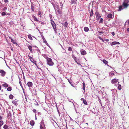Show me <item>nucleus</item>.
I'll return each instance as SVG.
<instances>
[{
  "instance_id": "1",
  "label": "nucleus",
  "mask_w": 129,
  "mask_h": 129,
  "mask_svg": "<svg viewBox=\"0 0 129 129\" xmlns=\"http://www.w3.org/2000/svg\"><path fill=\"white\" fill-rule=\"evenodd\" d=\"M49 16H50V19H51V23L52 25V26L53 27V29H54V30L55 31V33H57V29L56 27V25L55 23L54 22V21L52 20L51 19L52 18V15L51 14H49Z\"/></svg>"
},
{
  "instance_id": "2",
  "label": "nucleus",
  "mask_w": 129,
  "mask_h": 129,
  "mask_svg": "<svg viewBox=\"0 0 129 129\" xmlns=\"http://www.w3.org/2000/svg\"><path fill=\"white\" fill-rule=\"evenodd\" d=\"M111 82L112 84H114L115 86H117L119 83L118 79L115 78L114 79L111 80Z\"/></svg>"
},
{
  "instance_id": "3",
  "label": "nucleus",
  "mask_w": 129,
  "mask_h": 129,
  "mask_svg": "<svg viewBox=\"0 0 129 129\" xmlns=\"http://www.w3.org/2000/svg\"><path fill=\"white\" fill-rule=\"evenodd\" d=\"M47 60V63L49 66H52L54 64L53 62L52 61V59L50 58H48Z\"/></svg>"
},
{
  "instance_id": "4",
  "label": "nucleus",
  "mask_w": 129,
  "mask_h": 129,
  "mask_svg": "<svg viewBox=\"0 0 129 129\" xmlns=\"http://www.w3.org/2000/svg\"><path fill=\"white\" fill-rule=\"evenodd\" d=\"M129 2V0H124L122 3L124 9L126 8L129 6V4L128 3Z\"/></svg>"
},
{
  "instance_id": "5",
  "label": "nucleus",
  "mask_w": 129,
  "mask_h": 129,
  "mask_svg": "<svg viewBox=\"0 0 129 129\" xmlns=\"http://www.w3.org/2000/svg\"><path fill=\"white\" fill-rule=\"evenodd\" d=\"M40 128L41 129H46L43 119L41 121L40 125Z\"/></svg>"
},
{
  "instance_id": "6",
  "label": "nucleus",
  "mask_w": 129,
  "mask_h": 129,
  "mask_svg": "<svg viewBox=\"0 0 129 129\" xmlns=\"http://www.w3.org/2000/svg\"><path fill=\"white\" fill-rule=\"evenodd\" d=\"M0 73L1 74V76L4 77L5 76L6 73L4 70H0Z\"/></svg>"
},
{
  "instance_id": "7",
  "label": "nucleus",
  "mask_w": 129,
  "mask_h": 129,
  "mask_svg": "<svg viewBox=\"0 0 129 129\" xmlns=\"http://www.w3.org/2000/svg\"><path fill=\"white\" fill-rule=\"evenodd\" d=\"M107 17L108 18L110 19H108V21H109L110 19H112L113 18V16L112 14L111 13L109 14L108 15Z\"/></svg>"
},
{
  "instance_id": "8",
  "label": "nucleus",
  "mask_w": 129,
  "mask_h": 129,
  "mask_svg": "<svg viewBox=\"0 0 129 129\" xmlns=\"http://www.w3.org/2000/svg\"><path fill=\"white\" fill-rule=\"evenodd\" d=\"M95 15L96 18H98V19L100 18L101 16H100V15L98 12L96 11L95 13Z\"/></svg>"
},
{
  "instance_id": "9",
  "label": "nucleus",
  "mask_w": 129,
  "mask_h": 129,
  "mask_svg": "<svg viewBox=\"0 0 129 129\" xmlns=\"http://www.w3.org/2000/svg\"><path fill=\"white\" fill-rule=\"evenodd\" d=\"M27 84L29 88H30L32 87L33 83L32 82H28L27 83Z\"/></svg>"
},
{
  "instance_id": "10",
  "label": "nucleus",
  "mask_w": 129,
  "mask_h": 129,
  "mask_svg": "<svg viewBox=\"0 0 129 129\" xmlns=\"http://www.w3.org/2000/svg\"><path fill=\"white\" fill-rule=\"evenodd\" d=\"M118 11H120L122 10L124 8V6L123 5H120L118 7Z\"/></svg>"
},
{
  "instance_id": "11",
  "label": "nucleus",
  "mask_w": 129,
  "mask_h": 129,
  "mask_svg": "<svg viewBox=\"0 0 129 129\" xmlns=\"http://www.w3.org/2000/svg\"><path fill=\"white\" fill-rule=\"evenodd\" d=\"M81 54L83 55H84L86 53V52L83 49L81 50L80 51Z\"/></svg>"
},
{
  "instance_id": "12",
  "label": "nucleus",
  "mask_w": 129,
  "mask_h": 129,
  "mask_svg": "<svg viewBox=\"0 0 129 129\" xmlns=\"http://www.w3.org/2000/svg\"><path fill=\"white\" fill-rule=\"evenodd\" d=\"M72 57L73 58V59H74L75 61L78 64H80V63H79V62H78L77 61V58H76V57L75 56H72Z\"/></svg>"
},
{
  "instance_id": "13",
  "label": "nucleus",
  "mask_w": 129,
  "mask_h": 129,
  "mask_svg": "<svg viewBox=\"0 0 129 129\" xmlns=\"http://www.w3.org/2000/svg\"><path fill=\"white\" fill-rule=\"evenodd\" d=\"M120 43L118 42H113L111 44V45H113L116 44H119Z\"/></svg>"
},
{
  "instance_id": "14",
  "label": "nucleus",
  "mask_w": 129,
  "mask_h": 129,
  "mask_svg": "<svg viewBox=\"0 0 129 129\" xmlns=\"http://www.w3.org/2000/svg\"><path fill=\"white\" fill-rule=\"evenodd\" d=\"M28 47L30 51V52H31L32 51V47L31 46L28 45Z\"/></svg>"
},
{
  "instance_id": "15",
  "label": "nucleus",
  "mask_w": 129,
  "mask_h": 129,
  "mask_svg": "<svg viewBox=\"0 0 129 129\" xmlns=\"http://www.w3.org/2000/svg\"><path fill=\"white\" fill-rule=\"evenodd\" d=\"M30 124L31 126H33L35 124L34 121L33 120H31L30 121Z\"/></svg>"
},
{
  "instance_id": "16",
  "label": "nucleus",
  "mask_w": 129,
  "mask_h": 129,
  "mask_svg": "<svg viewBox=\"0 0 129 129\" xmlns=\"http://www.w3.org/2000/svg\"><path fill=\"white\" fill-rule=\"evenodd\" d=\"M77 1V0H72L71 1V4H75Z\"/></svg>"
},
{
  "instance_id": "17",
  "label": "nucleus",
  "mask_w": 129,
  "mask_h": 129,
  "mask_svg": "<svg viewBox=\"0 0 129 129\" xmlns=\"http://www.w3.org/2000/svg\"><path fill=\"white\" fill-rule=\"evenodd\" d=\"M84 30L85 31L87 32L89 30V28L88 27H85L84 28Z\"/></svg>"
},
{
  "instance_id": "18",
  "label": "nucleus",
  "mask_w": 129,
  "mask_h": 129,
  "mask_svg": "<svg viewBox=\"0 0 129 129\" xmlns=\"http://www.w3.org/2000/svg\"><path fill=\"white\" fill-rule=\"evenodd\" d=\"M9 38L10 39H11V41L13 44H16V43L15 41L13 40L12 38L10 37Z\"/></svg>"
},
{
  "instance_id": "19",
  "label": "nucleus",
  "mask_w": 129,
  "mask_h": 129,
  "mask_svg": "<svg viewBox=\"0 0 129 129\" xmlns=\"http://www.w3.org/2000/svg\"><path fill=\"white\" fill-rule=\"evenodd\" d=\"M3 86L5 87H8V84L7 83H5L4 84H3Z\"/></svg>"
},
{
  "instance_id": "20",
  "label": "nucleus",
  "mask_w": 129,
  "mask_h": 129,
  "mask_svg": "<svg viewBox=\"0 0 129 129\" xmlns=\"http://www.w3.org/2000/svg\"><path fill=\"white\" fill-rule=\"evenodd\" d=\"M105 64H107L108 63V62L105 59H104L102 61Z\"/></svg>"
},
{
  "instance_id": "21",
  "label": "nucleus",
  "mask_w": 129,
  "mask_h": 129,
  "mask_svg": "<svg viewBox=\"0 0 129 129\" xmlns=\"http://www.w3.org/2000/svg\"><path fill=\"white\" fill-rule=\"evenodd\" d=\"M42 55L46 59V60L47 59V58H49V57H48L45 54H42Z\"/></svg>"
},
{
  "instance_id": "22",
  "label": "nucleus",
  "mask_w": 129,
  "mask_h": 129,
  "mask_svg": "<svg viewBox=\"0 0 129 129\" xmlns=\"http://www.w3.org/2000/svg\"><path fill=\"white\" fill-rule=\"evenodd\" d=\"M93 10H91L90 13V17H91V16H92L93 15Z\"/></svg>"
},
{
  "instance_id": "23",
  "label": "nucleus",
  "mask_w": 129,
  "mask_h": 129,
  "mask_svg": "<svg viewBox=\"0 0 129 129\" xmlns=\"http://www.w3.org/2000/svg\"><path fill=\"white\" fill-rule=\"evenodd\" d=\"M118 87L117 88L119 90H120L121 89V85L119 84H118Z\"/></svg>"
},
{
  "instance_id": "24",
  "label": "nucleus",
  "mask_w": 129,
  "mask_h": 129,
  "mask_svg": "<svg viewBox=\"0 0 129 129\" xmlns=\"http://www.w3.org/2000/svg\"><path fill=\"white\" fill-rule=\"evenodd\" d=\"M33 18L34 19L35 21H38V19H37V18H36V17L35 16H33Z\"/></svg>"
},
{
  "instance_id": "25",
  "label": "nucleus",
  "mask_w": 129,
  "mask_h": 129,
  "mask_svg": "<svg viewBox=\"0 0 129 129\" xmlns=\"http://www.w3.org/2000/svg\"><path fill=\"white\" fill-rule=\"evenodd\" d=\"M12 103L14 105H16L17 103V101L16 100H13L12 101Z\"/></svg>"
},
{
  "instance_id": "26",
  "label": "nucleus",
  "mask_w": 129,
  "mask_h": 129,
  "mask_svg": "<svg viewBox=\"0 0 129 129\" xmlns=\"http://www.w3.org/2000/svg\"><path fill=\"white\" fill-rule=\"evenodd\" d=\"M28 38L30 40H33L31 36L30 35H28Z\"/></svg>"
},
{
  "instance_id": "27",
  "label": "nucleus",
  "mask_w": 129,
  "mask_h": 129,
  "mask_svg": "<svg viewBox=\"0 0 129 129\" xmlns=\"http://www.w3.org/2000/svg\"><path fill=\"white\" fill-rule=\"evenodd\" d=\"M45 43V44L47 45L49 47L50 46L48 44V43H47V41H46V40H45L43 41Z\"/></svg>"
},
{
  "instance_id": "28",
  "label": "nucleus",
  "mask_w": 129,
  "mask_h": 129,
  "mask_svg": "<svg viewBox=\"0 0 129 129\" xmlns=\"http://www.w3.org/2000/svg\"><path fill=\"white\" fill-rule=\"evenodd\" d=\"M3 128L5 129H8V127L5 124L4 125Z\"/></svg>"
},
{
  "instance_id": "29",
  "label": "nucleus",
  "mask_w": 129,
  "mask_h": 129,
  "mask_svg": "<svg viewBox=\"0 0 129 129\" xmlns=\"http://www.w3.org/2000/svg\"><path fill=\"white\" fill-rule=\"evenodd\" d=\"M13 96L12 94H11L9 96V98L10 99H13Z\"/></svg>"
},
{
  "instance_id": "30",
  "label": "nucleus",
  "mask_w": 129,
  "mask_h": 129,
  "mask_svg": "<svg viewBox=\"0 0 129 129\" xmlns=\"http://www.w3.org/2000/svg\"><path fill=\"white\" fill-rule=\"evenodd\" d=\"M109 74L110 76H113L114 75V73L112 72H111L109 73Z\"/></svg>"
},
{
  "instance_id": "31",
  "label": "nucleus",
  "mask_w": 129,
  "mask_h": 129,
  "mask_svg": "<svg viewBox=\"0 0 129 129\" xmlns=\"http://www.w3.org/2000/svg\"><path fill=\"white\" fill-rule=\"evenodd\" d=\"M68 82H69L70 83L71 85L74 87V86H73V84L72 83V82H71V81H70V80L69 79H68Z\"/></svg>"
},
{
  "instance_id": "32",
  "label": "nucleus",
  "mask_w": 129,
  "mask_h": 129,
  "mask_svg": "<svg viewBox=\"0 0 129 129\" xmlns=\"http://www.w3.org/2000/svg\"><path fill=\"white\" fill-rule=\"evenodd\" d=\"M38 15L40 17H41V12L40 11H39L38 13Z\"/></svg>"
},
{
  "instance_id": "33",
  "label": "nucleus",
  "mask_w": 129,
  "mask_h": 129,
  "mask_svg": "<svg viewBox=\"0 0 129 129\" xmlns=\"http://www.w3.org/2000/svg\"><path fill=\"white\" fill-rule=\"evenodd\" d=\"M12 90V88L11 87H9L7 88V90L8 91H11Z\"/></svg>"
},
{
  "instance_id": "34",
  "label": "nucleus",
  "mask_w": 129,
  "mask_h": 129,
  "mask_svg": "<svg viewBox=\"0 0 129 129\" xmlns=\"http://www.w3.org/2000/svg\"><path fill=\"white\" fill-rule=\"evenodd\" d=\"M3 124V121L2 120H1L0 121V127H1V126H2V125Z\"/></svg>"
},
{
  "instance_id": "35",
  "label": "nucleus",
  "mask_w": 129,
  "mask_h": 129,
  "mask_svg": "<svg viewBox=\"0 0 129 129\" xmlns=\"http://www.w3.org/2000/svg\"><path fill=\"white\" fill-rule=\"evenodd\" d=\"M68 50L69 51H71L72 50V48L71 47H69Z\"/></svg>"
},
{
  "instance_id": "36",
  "label": "nucleus",
  "mask_w": 129,
  "mask_h": 129,
  "mask_svg": "<svg viewBox=\"0 0 129 129\" xmlns=\"http://www.w3.org/2000/svg\"><path fill=\"white\" fill-rule=\"evenodd\" d=\"M68 25V23L67 22H66L64 24V27H67Z\"/></svg>"
},
{
  "instance_id": "37",
  "label": "nucleus",
  "mask_w": 129,
  "mask_h": 129,
  "mask_svg": "<svg viewBox=\"0 0 129 129\" xmlns=\"http://www.w3.org/2000/svg\"><path fill=\"white\" fill-rule=\"evenodd\" d=\"M60 6L61 7V9H62V7L63 6V5L62 3L61 2H60Z\"/></svg>"
},
{
  "instance_id": "38",
  "label": "nucleus",
  "mask_w": 129,
  "mask_h": 129,
  "mask_svg": "<svg viewBox=\"0 0 129 129\" xmlns=\"http://www.w3.org/2000/svg\"><path fill=\"white\" fill-rule=\"evenodd\" d=\"M83 102L84 104L85 105H87V103L85 100H84Z\"/></svg>"
},
{
  "instance_id": "39",
  "label": "nucleus",
  "mask_w": 129,
  "mask_h": 129,
  "mask_svg": "<svg viewBox=\"0 0 129 129\" xmlns=\"http://www.w3.org/2000/svg\"><path fill=\"white\" fill-rule=\"evenodd\" d=\"M2 16H4L6 15V13L5 12H3L1 14Z\"/></svg>"
},
{
  "instance_id": "40",
  "label": "nucleus",
  "mask_w": 129,
  "mask_h": 129,
  "mask_svg": "<svg viewBox=\"0 0 129 129\" xmlns=\"http://www.w3.org/2000/svg\"><path fill=\"white\" fill-rule=\"evenodd\" d=\"M31 10L34 12V7L32 5L31 6Z\"/></svg>"
},
{
  "instance_id": "41",
  "label": "nucleus",
  "mask_w": 129,
  "mask_h": 129,
  "mask_svg": "<svg viewBox=\"0 0 129 129\" xmlns=\"http://www.w3.org/2000/svg\"><path fill=\"white\" fill-rule=\"evenodd\" d=\"M103 19L102 18H101L100 19V21H99V22L100 23H101L103 22Z\"/></svg>"
},
{
  "instance_id": "42",
  "label": "nucleus",
  "mask_w": 129,
  "mask_h": 129,
  "mask_svg": "<svg viewBox=\"0 0 129 129\" xmlns=\"http://www.w3.org/2000/svg\"><path fill=\"white\" fill-rule=\"evenodd\" d=\"M58 12V13L60 14H61V11L60 10L58 9V10L57 11Z\"/></svg>"
},
{
  "instance_id": "43",
  "label": "nucleus",
  "mask_w": 129,
  "mask_h": 129,
  "mask_svg": "<svg viewBox=\"0 0 129 129\" xmlns=\"http://www.w3.org/2000/svg\"><path fill=\"white\" fill-rule=\"evenodd\" d=\"M31 61L33 63L34 62H36V61H35L34 59H33L32 60L31 59Z\"/></svg>"
},
{
  "instance_id": "44",
  "label": "nucleus",
  "mask_w": 129,
  "mask_h": 129,
  "mask_svg": "<svg viewBox=\"0 0 129 129\" xmlns=\"http://www.w3.org/2000/svg\"><path fill=\"white\" fill-rule=\"evenodd\" d=\"M28 57H29V58L30 60L31 59L32 60L33 59V57L29 55L28 56Z\"/></svg>"
},
{
  "instance_id": "45",
  "label": "nucleus",
  "mask_w": 129,
  "mask_h": 129,
  "mask_svg": "<svg viewBox=\"0 0 129 129\" xmlns=\"http://www.w3.org/2000/svg\"><path fill=\"white\" fill-rule=\"evenodd\" d=\"M85 86H83L82 89H83L84 91V92H85Z\"/></svg>"
},
{
  "instance_id": "46",
  "label": "nucleus",
  "mask_w": 129,
  "mask_h": 129,
  "mask_svg": "<svg viewBox=\"0 0 129 129\" xmlns=\"http://www.w3.org/2000/svg\"><path fill=\"white\" fill-rule=\"evenodd\" d=\"M98 32L99 34H103V33H105L104 32L102 31H98Z\"/></svg>"
},
{
  "instance_id": "47",
  "label": "nucleus",
  "mask_w": 129,
  "mask_h": 129,
  "mask_svg": "<svg viewBox=\"0 0 129 129\" xmlns=\"http://www.w3.org/2000/svg\"><path fill=\"white\" fill-rule=\"evenodd\" d=\"M41 37L43 41L45 40L43 36H41Z\"/></svg>"
},
{
  "instance_id": "48",
  "label": "nucleus",
  "mask_w": 129,
  "mask_h": 129,
  "mask_svg": "<svg viewBox=\"0 0 129 129\" xmlns=\"http://www.w3.org/2000/svg\"><path fill=\"white\" fill-rule=\"evenodd\" d=\"M33 112H34L35 113H35H36V110L35 109H34L33 110Z\"/></svg>"
},
{
  "instance_id": "49",
  "label": "nucleus",
  "mask_w": 129,
  "mask_h": 129,
  "mask_svg": "<svg viewBox=\"0 0 129 129\" xmlns=\"http://www.w3.org/2000/svg\"><path fill=\"white\" fill-rule=\"evenodd\" d=\"M4 2L5 3H7L8 2V0H5Z\"/></svg>"
},
{
  "instance_id": "50",
  "label": "nucleus",
  "mask_w": 129,
  "mask_h": 129,
  "mask_svg": "<svg viewBox=\"0 0 129 129\" xmlns=\"http://www.w3.org/2000/svg\"><path fill=\"white\" fill-rule=\"evenodd\" d=\"M111 34L113 36H114L115 35V33L114 32H112Z\"/></svg>"
},
{
  "instance_id": "51",
  "label": "nucleus",
  "mask_w": 129,
  "mask_h": 129,
  "mask_svg": "<svg viewBox=\"0 0 129 129\" xmlns=\"http://www.w3.org/2000/svg\"><path fill=\"white\" fill-rule=\"evenodd\" d=\"M19 84L21 86H22V83H21V82L20 81H20H19Z\"/></svg>"
},
{
  "instance_id": "52",
  "label": "nucleus",
  "mask_w": 129,
  "mask_h": 129,
  "mask_svg": "<svg viewBox=\"0 0 129 129\" xmlns=\"http://www.w3.org/2000/svg\"><path fill=\"white\" fill-rule=\"evenodd\" d=\"M99 102H100V104H101V103H102V102H101V100L99 99Z\"/></svg>"
},
{
  "instance_id": "53",
  "label": "nucleus",
  "mask_w": 129,
  "mask_h": 129,
  "mask_svg": "<svg viewBox=\"0 0 129 129\" xmlns=\"http://www.w3.org/2000/svg\"><path fill=\"white\" fill-rule=\"evenodd\" d=\"M2 119V117L0 115V120H1Z\"/></svg>"
},
{
  "instance_id": "54",
  "label": "nucleus",
  "mask_w": 129,
  "mask_h": 129,
  "mask_svg": "<svg viewBox=\"0 0 129 129\" xmlns=\"http://www.w3.org/2000/svg\"><path fill=\"white\" fill-rule=\"evenodd\" d=\"M7 8L6 7H4L3 9V10H6Z\"/></svg>"
},
{
  "instance_id": "55",
  "label": "nucleus",
  "mask_w": 129,
  "mask_h": 129,
  "mask_svg": "<svg viewBox=\"0 0 129 129\" xmlns=\"http://www.w3.org/2000/svg\"><path fill=\"white\" fill-rule=\"evenodd\" d=\"M81 100H82V101H83L84 100H84L83 98H82L81 99Z\"/></svg>"
},
{
  "instance_id": "56",
  "label": "nucleus",
  "mask_w": 129,
  "mask_h": 129,
  "mask_svg": "<svg viewBox=\"0 0 129 129\" xmlns=\"http://www.w3.org/2000/svg\"><path fill=\"white\" fill-rule=\"evenodd\" d=\"M127 31L129 32V27L127 29Z\"/></svg>"
},
{
  "instance_id": "57",
  "label": "nucleus",
  "mask_w": 129,
  "mask_h": 129,
  "mask_svg": "<svg viewBox=\"0 0 129 129\" xmlns=\"http://www.w3.org/2000/svg\"><path fill=\"white\" fill-rule=\"evenodd\" d=\"M85 83H84V82H83V86H85Z\"/></svg>"
},
{
  "instance_id": "58",
  "label": "nucleus",
  "mask_w": 129,
  "mask_h": 129,
  "mask_svg": "<svg viewBox=\"0 0 129 129\" xmlns=\"http://www.w3.org/2000/svg\"><path fill=\"white\" fill-rule=\"evenodd\" d=\"M59 67H57V68L58 69V71H59Z\"/></svg>"
},
{
  "instance_id": "59",
  "label": "nucleus",
  "mask_w": 129,
  "mask_h": 129,
  "mask_svg": "<svg viewBox=\"0 0 129 129\" xmlns=\"http://www.w3.org/2000/svg\"><path fill=\"white\" fill-rule=\"evenodd\" d=\"M33 63H34L35 65H36V66L37 65V64L36 63V62Z\"/></svg>"
},
{
  "instance_id": "60",
  "label": "nucleus",
  "mask_w": 129,
  "mask_h": 129,
  "mask_svg": "<svg viewBox=\"0 0 129 129\" xmlns=\"http://www.w3.org/2000/svg\"><path fill=\"white\" fill-rule=\"evenodd\" d=\"M111 24H110V25H106V26L108 27H109L110 26H111Z\"/></svg>"
},
{
  "instance_id": "61",
  "label": "nucleus",
  "mask_w": 129,
  "mask_h": 129,
  "mask_svg": "<svg viewBox=\"0 0 129 129\" xmlns=\"http://www.w3.org/2000/svg\"><path fill=\"white\" fill-rule=\"evenodd\" d=\"M35 119H36V120L37 119V117H36V113H35Z\"/></svg>"
},
{
  "instance_id": "62",
  "label": "nucleus",
  "mask_w": 129,
  "mask_h": 129,
  "mask_svg": "<svg viewBox=\"0 0 129 129\" xmlns=\"http://www.w3.org/2000/svg\"><path fill=\"white\" fill-rule=\"evenodd\" d=\"M7 15H10V14L9 13H7Z\"/></svg>"
},
{
  "instance_id": "63",
  "label": "nucleus",
  "mask_w": 129,
  "mask_h": 129,
  "mask_svg": "<svg viewBox=\"0 0 129 129\" xmlns=\"http://www.w3.org/2000/svg\"><path fill=\"white\" fill-rule=\"evenodd\" d=\"M7 117H9V114L7 115Z\"/></svg>"
},
{
  "instance_id": "64",
  "label": "nucleus",
  "mask_w": 129,
  "mask_h": 129,
  "mask_svg": "<svg viewBox=\"0 0 129 129\" xmlns=\"http://www.w3.org/2000/svg\"><path fill=\"white\" fill-rule=\"evenodd\" d=\"M127 21H126L124 23V25H126V23L127 22Z\"/></svg>"
}]
</instances>
